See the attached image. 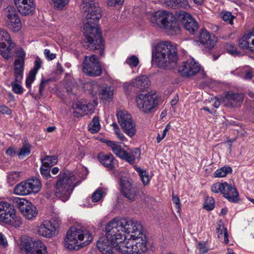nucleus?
Returning <instances> with one entry per match:
<instances>
[{"label": "nucleus", "mask_w": 254, "mask_h": 254, "mask_svg": "<svg viewBox=\"0 0 254 254\" xmlns=\"http://www.w3.org/2000/svg\"><path fill=\"white\" fill-rule=\"evenodd\" d=\"M5 21L10 20V19L18 16L16 9L12 6H8L4 10Z\"/></svg>", "instance_id": "obj_36"}, {"label": "nucleus", "mask_w": 254, "mask_h": 254, "mask_svg": "<svg viewBox=\"0 0 254 254\" xmlns=\"http://www.w3.org/2000/svg\"><path fill=\"white\" fill-rule=\"evenodd\" d=\"M37 73L31 70H30L26 79V86L29 89V92L31 90V84L35 79V77Z\"/></svg>", "instance_id": "obj_44"}, {"label": "nucleus", "mask_w": 254, "mask_h": 254, "mask_svg": "<svg viewBox=\"0 0 254 254\" xmlns=\"http://www.w3.org/2000/svg\"><path fill=\"white\" fill-rule=\"evenodd\" d=\"M49 168H46L45 169L42 167L40 168L41 174L43 178L45 180H48L51 178Z\"/></svg>", "instance_id": "obj_53"}, {"label": "nucleus", "mask_w": 254, "mask_h": 254, "mask_svg": "<svg viewBox=\"0 0 254 254\" xmlns=\"http://www.w3.org/2000/svg\"><path fill=\"white\" fill-rule=\"evenodd\" d=\"M32 146L26 139L23 143V146L20 149L17 155L20 159H23L25 157L29 155L31 153Z\"/></svg>", "instance_id": "obj_32"}, {"label": "nucleus", "mask_w": 254, "mask_h": 254, "mask_svg": "<svg viewBox=\"0 0 254 254\" xmlns=\"http://www.w3.org/2000/svg\"><path fill=\"white\" fill-rule=\"evenodd\" d=\"M170 126L169 124H167L165 128L164 129V130H163V132H162V134L161 135L162 138L163 139L166 136L167 132L168 131L169 129H170Z\"/></svg>", "instance_id": "obj_64"}, {"label": "nucleus", "mask_w": 254, "mask_h": 254, "mask_svg": "<svg viewBox=\"0 0 254 254\" xmlns=\"http://www.w3.org/2000/svg\"><path fill=\"white\" fill-rule=\"evenodd\" d=\"M89 130L92 133L97 132L100 128V124L98 117H94L88 126Z\"/></svg>", "instance_id": "obj_41"}, {"label": "nucleus", "mask_w": 254, "mask_h": 254, "mask_svg": "<svg viewBox=\"0 0 254 254\" xmlns=\"http://www.w3.org/2000/svg\"><path fill=\"white\" fill-rule=\"evenodd\" d=\"M14 81L11 83V86L12 87V91L16 94H21L23 92V87L19 84V83L21 82L23 75V72L22 73L21 78L17 81L16 80L15 73H14Z\"/></svg>", "instance_id": "obj_39"}, {"label": "nucleus", "mask_w": 254, "mask_h": 254, "mask_svg": "<svg viewBox=\"0 0 254 254\" xmlns=\"http://www.w3.org/2000/svg\"><path fill=\"white\" fill-rule=\"evenodd\" d=\"M118 121L124 132L131 137L136 133L135 124L131 116L126 111H120L117 113Z\"/></svg>", "instance_id": "obj_14"}, {"label": "nucleus", "mask_w": 254, "mask_h": 254, "mask_svg": "<svg viewBox=\"0 0 254 254\" xmlns=\"http://www.w3.org/2000/svg\"><path fill=\"white\" fill-rule=\"evenodd\" d=\"M56 228L49 220H45L39 227L38 234L46 238H51L55 233Z\"/></svg>", "instance_id": "obj_24"}, {"label": "nucleus", "mask_w": 254, "mask_h": 254, "mask_svg": "<svg viewBox=\"0 0 254 254\" xmlns=\"http://www.w3.org/2000/svg\"><path fill=\"white\" fill-rule=\"evenodd\" d=\"M140 155V150L138 148L134 149L130 153H127V162L130 164H133L135 159H138Z\"/></svg>", "instance_id": "obj_40"}, {"label": "nucleus", "mask_w": 254, "mask_h": 254, "mask_svg": "<svg viewBox=\"0 0 254 254\" xmlns=\"http://www.w3.org/2000/svg\"><path fill=\"white\" fill-rule=\"evenodd\" d=\"M93 240L87 230L71 227L67 232L64 247L69 250H78L88 245Z\"/></svg>", "instance_id": "obj_6"}, {"label": "nucleus", "mask_w": 254, "mask_h": 254, "mask_svg": "<svg viewBox=\"0 0 254 254\" xmlns=\"http://www.w3.org/2000/svg\"><path fill=\"white\" fill-rule=\"evenodd\" d=\"M211 191L215 193L221 192L224 197L230 202L236 203L238 201L239 193L234 186L227 182L214 184L211 188Z\"/></svg>", "instance_id": "obj_13"}, {"label": "nucleus", "mask_w": 254, "mask_h": 254, "mask_svg": "<svg viewBox=\"0 0 254 254\" xmlns=\"http://www.w3.org/2000/svg\"><path fill=\"white\" fill-rule=\"evenodd\" d=\"M150 21L154 25L166 29L169 34L171 35L179 34L181 32L180 27L176 17L167 11L155 12L151 15Z\"/></svg>", "instance_id": "obj_7"}, {"label": "nucleus", "mask_w": 254, "mask_h": 254, "mask_svg": "<svg viewBox=\"0 0 254 254\" xmlns=\"http://www.w3.org/2000/svg\"><path fill=\"white\" fill-rule=\"evenodd\" d=\"M42 64L41 60L38 57H37L34 63V67L33 69L31 70L37 73L38 70L41 67Z\"/></svg>", "instance_id": "obj_52"}, {"label": "nucleus", "mask_w": 254, "mask_h": 254, "mask_svg": "<svg viewBox=\"0 0 254 254\" xmlns=\"http://www.w3.org/2000/svg\"><path fill=\"white\" fill-rule=\"evenodd\" d=\"M85 87L89 91V94L92 95L93 97L97 96L98 93H99L101 88V86L95 81H91L85 84Z\"/></svg>", "instance_id": "obj_35"}, {"label": "nucleus", "mask_w": 254, "mask_h": 254, "mask_svg": "<svg viewBox=\"0 0 254 254\" xmlns=\"http://www.w3.org/2000/svg\"><path fill=\"white\" fill-rule=\"evenodd\" d=\"M122 220L126 221L128 224V227H123L125 229L124 231H126L127 234H130V239L137 241L135 243L133 241L134 254H144L146 252L147 247L142 225L139 222L131 219H122Z\"/></svg>", "instance_id": "obj_5"}, {"label": "nucleus", "mask_w": 254, "mask_h": 254, "mask_svg": "<svg viewBox=\"0 0 254 254\" xmlns=\"http://www.w3.org/2000/svg\"><path fill=\"white\" fill-rule=\"evenodd\" d=\"M116 134L117 135L118 137L120 139V140L122 141H124L127 140L126 137L125 135L120 131V130H118V131H116L115 132Z\"/></svg>", "instance_id": "obj_60"}, {"label": "nucleus", "mask_w": 254, "mask_h": 254, "mask_svg": "<svg viewBox=\"0 0 254 254\" xmlns=\"http://www.w3.org/2000/svg\"><path fill=\"white\" fill-rule=\"evenodd\" d=\"M138 108L142 112L151 113L158 105L157 96L155 93L140 94L135 98Z\"/></svg>", "instance_id": "obj_10"}, {"label": "nucleus", "mask_w": 254, "mask_h": 254, "mask_svg": "<svg viewBox=\"0 0 254 254\" xmlns=\"http://www.w3.org/2000/svg\"><path fill=\"white\" fill-rule=\"evenodd\" d=\"M11 199L14 204L18 207L26 219L33 220L36 217L38 211L33 203L26 199L17 197H13Z\"/></svg>", "instance_id": "obj_12"}, {"label": "nucleus", "mask_w": 254, "mask_h": 254, "mask_svg": "<svg viewBox=\"0 0 254 254\" xmlns=\"http://www.w3.org/2000/svg\"><path fill=\"white\" fill-rule=\"evenodd\" d=\"M234 17H235L232 15L231 12L228 11L224 12L222 15L223 20L226 22H228L231 25L233 24Z\"/></svg>", "instance_id": "obj_50"}, {"label": "nucleus", "mask_w": 254, "mask_h": 254, "mask_svg": "<svg viewBox=\"0 0 254 254\" xmlns=\"http://www.w3.org/2000/svg\"><path fill=\"white\" fill-rule=\"evenodd\" d=\"M22 254H48L47 247L40 240L24 237L19 246Z\"/></svg>", "instance_id": "obj_8"}, {"label": "nucleus", "mask_w": 254, "mask_h": 254, "mask_svg": "<svg viewBox=\"0 0 254 254\" xmlns=\"http://www.w3.org/2000/svg\"><path fill=\"white\" fill-rule=\"evenodd\" d=\"M104 195V192L103 191L102 189L99 188L92 194L91 196L92 201L94 202H97L103 197Z\"/></svg>", "instance_id": "obj_48"}, {"label": "nucleus", "mask_w": 254, "mask_h": 254, "mask_svg": "<svg viewBox=\"0 0 254 254\" xmlns=\"http://www.w3.org/2000/svg\"><path fill=\"white\" fill-rule=\"evenodd\" d=\"M0 41H2L1 42L6 41L10 46H11L12 43L8 32L6 30L0 28Z\"/></svg>", "instance_id": "obj_47"}, {"label": "nucleus", "mask_w": 254, "mask_h": 254, "mask_svg": "<svg viewBox=\"0 0 254 254\" xmlns=\"http://www.w3.org/2000/svg\"><path fill=\"white\" fill-rule=\"evenodd\" d=\"M120 186L123 195L130 200H133L136 195V189L134 187L128 178L126 177L120 179Z\"/></svg>", "instance_id": "obj_21"}, {"label": "nucleus", "mask_w": 254, "mask_h": 254, "mask_svg": "<svg viewBox=\"0 0 254 254\" xmlns=\"http://www.w3.org/2000/svg\"><path fill=\"white\" fill-rule=\"evenodd\" d=\"M81 179L78 178L76 173L64 170L58 176L55 183L54 193L57 197L63 201L69 198L74 188L80 184Z\"/></svg>", "instance_id": "obj_4"}, {"label": "nucleus", "mask_w": 254, "mask_h": 254, "mask_svg": "<svg viewBox=\"0 0 254 254\" xmlns=\"http://www.w3.org/2000/svg\"><path fill=\"white\" fill-rule=\"evenodd\" d=\"M58 161L57 157L56 156H46L42 159L43 166L45 168H51L55 165Z\"/></svg>", "instance_id": "obj_37"}, {"label": "nucleus", "mask_w": 254, "mask_h": 254, "mask_svg": "<svg viewBox=\"0 0 254 254\" xmlns=\"http://www.w3.org/2000/svg\"><path fill=\"white\" fill-rule=\"evenodd\" d=\"M44 55L48 60H52L56 58V54L51 53L49 49H45L44 50Z\"/></svg>", "instance_id": "obj_57"}, {"label": "nucleus", "mask_w": 254, "mask_h": 254, "mask_svg": "<svg viewBox=\"0 0 254 254\" xmlns=\"http://www.w3.org/2000/svg\"><path fill=\"white\" fill-rule=\"evenodd\" d=\"M177 21H179L184 28L190 33L193 34L198 29V24L190 14L180 11L178 14Z\"/></svg>", "instance_id": "obj_18"}, {"label": "nucleus", "mask_w": 254, "mask_h": 254, "mask_svg": "<svg viewBox=\"0 0 254 254\" xmlns=\"http://www.w3.org/2000/svg\"><path fill=\"white\" fill-rule=\"evenodd\" d=\"M118 234H121V242L117 243L115 245V249L123 254H134L133 241L132 239H128L125 234H127L126 231H124V228L120 229ZM117 237H120L118 236Z\"/></svg>", "instance_id": "obj_17"}, {"label": "nucleus", "mask_w": 254, "mask_h": 254, "mask_svg": "<svg viewBox=\"0 0 254 254\" xmlns=\"http://www.w3.org/2000/svg\"><path fill=\"white\" fill-rule=\"evenodd\" d=\"M136 171L138 173L143 185H147L149 183L150 179L149 178L146 171L144 170L141 169L140 168H136Z\"/></svg>", "instance_id": "obj_43"}, {"label": "nucleus", "mask_w": 254, "mask_h": 254, "mask_svg": "<svg viewBox=\"0 0 254 254\" xmlns=\"http://www.w3.org/2000/svg\"><path fill=\"white\" fill-rule=\"evenodd\" d=\"M225 49L227 52L231 55L238 54L237 47L234 44L228 43L225 46Z\"/></svg>", "instance_id": "obj_51"}, {"label": "nucleus", "mask_w": 254, "mask_h": 254, "mask_svg": "<svg viewBox=\"0 0 254 254\" xmlns=\"http://www.w3.org/2000/svg\"><path fill=\"white\" fill-rule=\"evenodd\" d=\"M34 0H27L25 2L16 5L19 12L24 16L32 15L35 11L36 4Z\"/></svg>", "instance_id": "obj_25"}, {"label": "nucleus", "mask_w": 254, "mask_h": 254, "mask_svg": "<svg viewBox=\"0 0 254 254\" xmlns=\"http://www.w3.org/2000/svg\"><path fill=\"white\" fill-rule=\"evenodd\" d=\"M216 40V37L206 30H202L199 34L198 41L208 49L214 47Z\"/></svg>", "instance_id": "obj_23"}, {"label": "nucleus", "mask_w": 254, "mask_h": 254, "mask_svg": "<svg viewBox=\"0 0 254 254\" xmlns=\"http://www.w3.org/2000/svg\"><path fill=\"white\" fill-rule=\"evenodd\" d=\"M253 78V73L250 70H246L245 71V75L244 76L245 79L250 80Z\"/></svg>", "instance_id": "obj_62"}, {"label": "nucleus", "mask_w": 254, "mask_h": 254, "mask_svg": "<svg viewBox=\"0 0 254 254\" xmlns=\"http://www.w3.org/2000/svg\"><path fill=\"white\" fill-rule=\"evenodd\" d=\"M127 223L122 219L119 221L114 219L107 223L105 228L106 237L100 238L97 243V247L101 253L103 254H115L113 247L115 248L117 243L121 242L122 239L121 237H117L122 236L118 233L119 230L123 226L128 227V224Z\"/></svg>", "instance_id": "obj_2"}, {"label": "nucleus", "mask_w": 254, "mask_h": 254, "mask_svg": "<svg viewBox=\"0 0 254 254\" xmlns=\"http://www.w3.org/2000/svg\"><path fill=\"white\" fill-rule=\"evenodd\" d=\"M25 52L22 48H20L16 52V59L14 63V72L15 73L16 80H19L22 77L24 70Z\"/></svg>", "instance_id": "obj_20"}, {"label": "nucleus", "mask_w": 254, "mask_h": 254, "mask_svg": "<svg viewBox=\"0 0 254 254\" xmlns=\"http://www.w3.org/2000/svg\"><path fill=\"white\" fill-rule=\"evenodd\" d=\"M48 82L47 80H41L39 87V94L40 96H42V91L43 89L45 88V84Z\"/></svg>", "instance_id": "obj_59"}, {"label": "nucleus", "mask_w": 254, "mask_h": 254, "mask_svg": "<svg viewBox=\"0 0 254 254\" xmlns=\"http://www.w3.org/2000/svg\"><path fill=\"white\" fill-rule=\"evenodd\" d=\"M232 172L231 167L225 166L216 170L213 173V175L216 178H222L226 176L228 174H230Z\"/></svg>", "instance_id": "obj_38"}, {"label": "nucleus", "mask_w": 254, "mask_h": 254, "mask_svg": "<svg viewBox=\"0 0 254 254\" xmlns=\"http://www.w3.org/2000/svg\"><path fill=\"white\" fill-rule=\"evenodd\" d=\"M20 176V172H11L9 173L7 176L8 182L13 184L18 180Z\"/></svg>", "instance_id": "obj_49"}, {"label": "nucleus", "mask_w": 254, "mask_h": 254, "mask_svg": "<svg viewBox=\"0 0 254 254\" xmlns=\"http://www.w3.org/2000/svg\"><path fill=\"white\" fill-rule=\"evenodd\" d=\"M170 126L169 124H167L165 128L164 129V130H163V132H162V134L161 135L162 138L163 139L166 136L167 132L168 131L169 129H170Z\"/></svg>", "instance_id": "obj_63"}, {"label": "nucleus", "mask_w": 254, "mask_h": 254, "mask_svg": "<svg viewBox=\"0 0 254 254\" xmlns=\"http://www.w3.org/2000/svg\"><path fill=\"white\" fill-rule=\"evenodd\" d=\"M216 231L219 240L227 244L229 243L227 229L224 226L222 222L217 223Z\"/></svg>", "instance_id": "obj_30"}, {"label": "nucleus", "mask_w": 254, "mask_h": 254, "mask_svg": "<svg viewBox=\"0 0 254 254\" xmlns=\"http://www.w3.org/2000/svg\"><path fill=\"white\" fill-rule=\"evenodd\" d=\"M98 95L102 100L109 102L112 99L113 92L110 87L101 86Z\"/></svg>", "instance_id": "obj_31"}, {"label": "nucleus", "mask_w": 254, "mask_h": 254, "mask_svg": "<svg viewBox=\"0 0 254 254\" xmlns=\"http://www.w3.org/2000/svg\"><path fill=\"white\" fill-rule=\"evenodd\" d=\"M72 108L73 114L75 117H79L87 114L89 111V106L87 104L77 101L73 103Z\"/></svg>", "instance_id": "obj_28"}, {"label": "nucleus", "mask_w": 254, "mask_h": 254, "mask_svg": "<svg viewBox=\"0 0 254 254\" xmlns=\"http://www.w3.org/2000/svg\"><path fill=\"white\" fill-rule=\"evenodd\" d=\"M97 158L100 162L105 167L109 170H113L115 168L114 156L111 153L105 154L103 153H100Z\"/></svg>", "instance_id": "obj_26"}, {"label": "nucleus", "mask_w": 254, "mask_h": 254, "mask_svg": "<svg viewBox=\"0 0 254 254\" xmlns=\"http://www.w3.org/2000/svg\"><path fill=\"white\" fill-rule=\"evenodd\" d=\"M215 206V201L212 197L207 196L205 198L203 207L207 211L213 210Z\"/></svg>", "instance_id": "obj_45"}, {"label": "nucleus", "mask_w": 254, "mask_h": 254, "mask_svg": "<svg viewBox=\"0 0 254 254\" xmlns=\"http://www.w3.org/2000/svg\"><path fill=\"white\" fill-rule=\"evenodd\" d=\"M41 188L40 181L36 178H32L21 182L14 188V193L19 195H26L32 193H37Z\"/></svg>", "instance_id": "obj_11"}, {"label": "nucleus", "mask_w": 254, "mask_h": 254, "mask_svg": "<svg viewBox=\"0 0 254 254\" xmlns=\"http://www.w3.org/2000/svg\"><path fill=\"white\" fill-rule=\"evenodd\" d=\"M83 71L87 75L92 77L98 76L101 74V66L97 56L92 55L90 57L85 56Z\"/></svg>", "instance_id": "obj_15"}, {"label": "nucleus", "mask_w": 254, "mask_h": 254, "mask_svg": "<svg viewBox=\"0 0 254 254\" xmlns=\"http://www.w3.org/2000/svg\"><path fill=\"white\" fill-rule=\"evenodd\" d=\"M200 68V64L191 59L183 62L179 66L178 71L182 76L189 78L197 73Z\"/></svg>", "instance_id": "obj_16"}, {"label": "nucleus", "mask_w": 254, "mask_h": 254, "mask_svg": "<svg viewBox=\"0 0 254 254\" xmlns=\"http://www.w3.org/2000/svg\"><path fill=\"white\" fill-rule=\"evenodd\" d=\"M125 63L127 64L130 67L133 68L136 67L138 65L139 60L136 56L132 55L128 57L126 59Z\"/></svg>", "instance_id": "obj_46"}, {"label": "nucleus", "mask_w": 254, "mask_h": 254, "mask_svg": "<svg viewBox=\"0 0 254 254\" xmlns=\"http://www.w3.org/2000/svg\"><path fill=\"white\" fill-rule=\"evenodd\" d=\"M0 245L4 247L7 246L6 239L2 233H0Z\"/></svg>", "instance_id": "obj_58"}, {"label": "nucleus", "mask_w": 254, "mask_h": 254, "mask_svg": "<svg viewBox=\"0 0 254 254\" xmlns=\"http://www.w3.org/2000/svg\"><path fill=\"white\" fill-rule=\"evenodd\" d=\"M0 221L15 228L19 227L22 223L13 207L5 201L0 202Z\"/></svg>", "instance_id": "obj_9"}, {"label": "nucleus", "mask_w": 254, "mask_h": 254, "mask_svg": "<svg viewBox=\"0 0 254 254\" xmlns=\"http://www.w3.org/2000/svg\"><path fill=\"white\" fill-rule=\"evenodd\" d=\"M163 3L172 8L182 7L187 9L190 7L188 0H163Z\"/></svg>", "instance_id": "obj_29"}, {"label": "nucleus", "mask_w": 254, "mask_h": 254, "mask_svg": "<svg viewBox=\"0 0 254 254\" xmlns=\"http://www.w3.org/2000/svg\"><path fill=\"white\" fill-rule=\"evenodd\" d=\"M81 9L87 22L84 27L85 39L84 47L89 50H99L101 56L104 54V44L98 23L101 18L100 8L92 0H83Z\"/></svg>", "instance_id": "obj_1"}, {"label": "nucleus", "mask_w": 254, "mask_h": 254, "mask_svg": "<svg viewBox=\"0 0 254 254\" xmlns=\"http://www.w3.org/2000/svg\"><path fill=\"white\" fill-rule=\"evenodd\" d=\"M128 86H131L141 91L146 90L150 85L148 77L145 75H140L131 80L128 83Z\"/></svg>", "instance_id": "obj_22"}, {"label": "nucleus", "mask_w": 254, "mask_h": 254, "mask_svg": "<svg viewBox=\"0 0 254 254\" xmlns=\"http://www.w3.org/2000/svg\"><path fill=\"white\" fill-rule=\"evenodd\" d=\"M199 252L200 254H205L208 252L205 243L199 242L198 244Z\"/></svg>", "instance_id": "obj_56"}, {"label": "nucleus", "mask_w": 254, "mask_h": 254, "mask_svg": "<svg viewBox=\"0 0 254 254\" xmlns=\"http://www.w3.org/2000/svg\"><path fill=\"white\" fill-rule=\"evenodd\" d=\"M14 44L12 43L11 46L9 45L7 46L4 42H0V55L5 59L8 60L11 58L9 54L10 51L11 50L12 48L14 47Z\"/></svg>", "instance_id": "obj_33"}, {"label": "nucleus", "mask_w": 254, "mask_h": 254, "mask_svg": "<svg viewBox=\"0 0 254 254\" xmlns=\"http://www.w3.org/2000/svg\"><path fill=\"white\" fill-rule=\"evenodd\" d=\"M12 113V111L8 107L2 105L0 106V114H6L10 115Z\"/></svg>", "instance_id": "obj_54"}, {"label": "nucleus", "mask_w": 254, "mask_h": 254, "mask_svg": "<svg viewBox=\"0 0 254 254\" xmlns=\"http://www.w3.org/2000/svg\"><path fill=\"white\" fill-rule=\"evenodd\" d=\"M251 39L250 34H246L239 40V47L243 49H249L250 48V40Z\"/></svg>", "instance_id": "obj_42"}, {"label": "nucleus", "mask_w": 254, "mask_h": 254, "mask_svg": "<svg viewBox=\"0 0 254 254\" xmlns=\"http://www.w3.org/2000/svg\"><path fill=\"white\" fill-rule=\"evenodd\" d=\"M55 7L62 9L65 4L66 0H52Z\"/></svg>", "instance_id": "obj_55"}, {"label": "nucleus", "mask_w": 254, "mask_h": 254, "mask_svg": "<svg viewBox=\"0 0 254 254\" xmlns=\"http://www.w3.org/2000/svg\"><path fill=\"white\" fill-rule=\"evenodd\" d=\"M6 23L14 32L19 31L21 27V21L19 16L5 21Z\"/></svg>", "instance_id": "obj_34"}, {"label": "nucleus", "mask_w": 254, "mask_h": 254, "mask_svg": "<svg viewBox=\"0 0 254 254\" xmlns=\"http://www.w3.org/2000/svg\"><path fill=\"white\" fill-rule=\"evenodd\" d=\"M243 101V96L231 91L226 92L222 99L223 103L226 107L234 108L240 107Z\"/></svg>", "instance_id": "obj_19"}, {"label": "nucleus", "mask_w": 254, "mask_h": 254, "mask_svg": "<svg viewBox=\"0 0 254 254\" xmlns=\"http://www.w3.org/2000/svg\"><path fill=\"white\" fill-rule=\"evenodd\" d=\"M107 144L110 147L113 153L118 157L127 161V152L124 150L118 142L109 140Z\"/></svg>", "instance_id": "obj_27"}, {"label": "nucleus", "mask_w": 254, "mask_h": 254, "mask_svg": "<svg viewBox=\"0 0 254 254\" xmlns=\"http://www.w3.org/2000/svg\"><path fill=\"white\" fill-rule=\"evenodd\" d=\"M172 200L173 202L176 205V207L179 208L180 207V198L178 196L173 195Z\"/></svg>", "instance_id": "obj_61"}, {"label": "nucleus", "mask_w": 254, "mask_h": 254, "mask_svg": "<svg viewBox=\"0 0 254 254\" xmlns=\"http://www.w3.org/2000/svg\"><path fill=\"white\" fill-rule=\"evenodd\" d=\"M152 55L153 62L160 68L169 69L177 65L178 60L177 50L169 42L158 43Z\"/></svg>", "instance_id": "obj_3"}]
</instances>
